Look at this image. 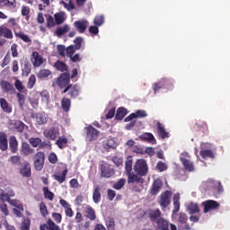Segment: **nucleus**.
<instances>
[{
	"label": "nucleus",
	"mask_w": 230,
	"mask_h": 230,
	"mask_svg": "<svg viewBox=\"0 0 230 230\" xmlns=\"http://www.w3.org/2000/svg\"><path fill=\"white\" fill-rule=\"evenodd\" d=\"M35 152V150H33V148H31V146H30V144H28V142H22V146H21V153L22 155H31V154H33Z\"/></svg>",
	"instance_id": "25"
},
{
	"label": "nucleus",
	"mask_w": 230,
	"mask_h": 230,
	"mask_svg": "<svg viewBox=\"0 0 230 230\" xmlns=\"http://www.w3.org/2000/svg\"><path fill=\"white\" fill-rule=\"evenodd\" d=\"M199 155L202 159H215V153L211 149H203L199 152Z\"/></svg>",
	"instance_id": "33"
},
{
	"label": "nucleus",
	"mask_w": 230,
	"mask_h": 230,
	"mask_svg": "<svg viewBox=\"0 0 230 230\" xmlns=\"http://www.w3.org/2000/svg\"><path fill=\"white\" fill-rule=\"evenodd\" d=\"M0 87L4 91V93H12V91H15L13 85L6 80H2L0 82Z\"/></svg>",
	"instance_id": "28"
},
{
	"label": "nucleus",
	"mask_w": 230,
	"mask_h": 230,
	"mask_svg": "<svg viewBox=\"0 0 230 230\" xmlns=\"http://www.w3.org/2000/svg\"><path fill=\"white\" fill-rule=\"evenodd\" d=\"M84 42V38L82 37H77L74 40V48L78 49H82V43Z\"/></svg>",
	"instance_id": "62"
},
{
	"label": "nucleus",
	"mask_w": 230,
	"mask_h": 230,
	"mask_svg": "<svg viewBox=\"0 0 230 230\" xmlns=\"http://www.w3.org/2000/svg\"><path fill=\"white\" fill-rule=\"evenodd\" d=\"M105 226L108 230H116V221L114 217H108L105 221Z\"/></svg>",
	"instance_id": "43"
},
{
	"label": "nucleus",
	"mask_w": 230,
	"mask_h": 230,
	"mask_svg": "<svg viewBox=\"0 0 230 230\" xmlns=\"http://www.w3.org/2000/svg\"><path fill=\"white\" fill-rule=\"evenodd\" d=\"M0 150L2 152L8 150V135L4 132H0Z\"/></svg>",
	"instance_id": "21"
},
{
	"label": "nucleus",
	"mask_w": 230,
	"mask_h": 230,
	"mask_svg": "<svg viewBox=\"0 0 230 230\" xmlns=\"http://www.w3.org/2000/svg\"><path fill=\"white\" fill-rule=\"evenodd\" d=\"M194 130L204 133L208 130V124L206 122H202L201 124L196 123L194 126Z\"/></svg>",
	"instance_id": "47"
},
{
	"label": "nucleus",
	"mask_w": 230,
	"mask_h": 230,
	"mask_svg": "<svg viewBox=\"0 0 230 230\" xmlns=\"http://www.w3.org/2000/svg\"><path fill=\"white\" fill-rule=\"evenodd\" d=\"M156 130L159 137L161 139H166V137H170V133L166 131V128H164V125H163L161 122H157L156 124Z\"/></svg>",
	"instance_id": "18"
},
{
	"label": "nucleus",
	"mask_w": 230,
	"mask_h": 230,
	"mask_svg": "<svg viewBox=\"0 0 230 230\" xmlns=\"http://www.w3.org/2000/svg\"><path fill=\"white\" fill-rule=\"evenodd\" d=\"M180 161L186 172H195V165H193V162L190 161V154L188 152L181 154Z\"/></svg>",
	"instance_id": "3"
},
{
	"label": "nucleus",
	"mask_w": 230,
	"mask_h": 230,
	"mask_svg": "<svg viewBox=\"0 0 230 230\" xmlns=\"http://www.w3.org/2000/svg\"><path fill=\"white\" fill-rule=\"evenodd\" d=\"M181 195L180 194H174L173 196V209H172V215H177L181 209Z\"/></svg>",
	"instance_id": "26"
},
{
	"label": "nucleus",
	"mask_w": 230,
	"mask_h": 230,
	"mask_svg": "<svg viewBox=\"0 0 230 230\" xmlns=\"http://www.w3.org/2000/svg\"><path fill=\"white\" fill-rule=\"evenodd\" d=\"M20 173L23 177H31V166L30 165V163L26 161L22 163V167L20 168Z\"/></svg>",
	"instance_id": "16"
},
{
	"label": "nucleus",
	"mask_w": 230,
	"mask_h": 230,
	"mask_svg": "<svg viewBox=\"0 0 230 230\" xmlns=\"http://www.w3.org/2000/svg\"><path fill=\"white\" fill-rule=\"evenodd\" d=\"M146 215L150 218L151 222H157L159 218H162L163 213L159 208L156 209H148Z\"/></svg>",
	"instance_id": "15"
},
{
	"label": "nucleus",
	"mask_w": 230,
	"mask_h": 230,
	"mask_svg": "<svg viewBox=\"0 0 230 230\" xmlns=\"http://www.w3.org/2000/svg\"><path fill=\"white\" fill-rule=\"evenodd\" d=\"M14 87L18 91L16 93V98L18 100L19 107L20 109H23L24 103L26 102V93H28V90L24 88V84H22V82L19 79H16L14 82ZM22 93H24L25 94H22Z\"/></svg>",
	"instance_id": "1"
},
{
	"label": "nucleus",
	"mask_w": 230,
	"mask_h": 230,
	"mask_svg": "<svg viewBox=\"0 0 230 230\" xmlns=\"http://www.w3.org/2000/svg\"><path fill=\"white\" fill-rule=\"evenodd\" d=\"M30 226H31V221L30 219H26L22 222L21 230H30Z\"/></svg>",
	"instance_id": "64"
},
{
	"label": "nucleus",
	"mask_w": 230,
	"mask_h": 230,
	"mask_svg": "<svg viewBox=\"0 0 230 230\" xmlns=\"http://www.w3.org/2000/svg\"><path fill=\"white\" fill-rule=\"evenodd\" d=\"M10 161L13 166H21V155H13Z\"/></svg>",
	"instance_id": "61"
},
{
	"label": "nucleus",
	"mask_w": 230,
	"mask_h": 230,
	"mask_svg": "<svg viewBox=\"0 0 230 230\" xmlns=\"http://www.w3.org/2000/svg\"><path fill=\"white\" fill-rule=\"evenodd\" d=\"M0 37H4V39H13V32L6 25L0 26Z\"/></svg>",
	"instance_id": "24"
},
{
	"label": "nucleus",
	"mask_w": 230,
	"mask_h": 230,
	"mask_svg": "<svg viewBox=\"0 0 230 230\" xmlns=\"http://www.w3.org/2000/svg\"><path fill=\"white\" fill-rule=\"evenodd\" d=\"M128 113V111H127L126 108L119 107L117 110L115 119H117L118 121H121V119H123V118H125V116H127Z\"/></svg>",
	"instance_id": "32"
},
{
	"label": "nucleus",
	"mask_w": 230,
	"mask_h": 230,
	"mask_svg": "<svg viewBox=\"0 0 230 230\" xmlns=\"http://www.w3.org/2000/svg\"><path fill=\"white\" fill-rule=\"evenodd\" d=\"M61 109L64 111V112H69L71 110V99L63 97L61 100Z\"/></svg>",
	"instance_id": "31"
},
{
	"label": "nucleus",
	"mask_w": 230,
	"mask_h": 230,
	"mask_svg": "<svg viewBox=\"0 0 230 230\" xmlns=\"http://www.w3.org/2000/svg\"><path fill=\"white\" fill-rule=\"evenodd\" d=\"M15 37L18 39H21V40L24 41L26 44H31V39H30V36L28 34H25L22 31H14Z\"/></svg>",
	"instance_id": "35"
},
{
	"label": "nucleus",
	"mask_w": 230,
	"mask_h": 230,
	"mask_svg": "<svg viewBox=\"0 0 230 230\" xmlns=\"http://www.w3.org/2000/svg\"><path fill=\"white\" fill-rule=\"evenodd\" d=\"M54 19L58 26H59V24H63V22L66 21V18H64V13H56L54 14Z\"/></svg>",
	"instance_id": "46"
},
{
	"label": "nucleus",
	"mask_w": 230,
	"mask_h": 230,
	"mask_svg": "<svg viewBox=\"0 0 230 230\" xmlns=\"http://www.w3.org/2000/svg\"><path fill=\"white\" fill-rule=\"evenodd\" d=\"M102 188L97 185L94 187L93 193V200L94 204H98L100 200H102Z\"/></svg>",
	"instance_id": "29"
},
{
	"label": "nucleus",
	"mask_w": 230,
	"mask_h": 230,
	"mask_svg": "<svg viewBox=\"0 0 230 230\" xmlns=\"http://www.w3.org/2000/svg\"><path fill=\"white\" fill-rule=\"evenodd\" d=\"M133 170L139 177H145L148 173V164L146 160L141 158L137 159L134 164Z\"/></svg>",
	"instance_id": "2"
},
{
	"label": "nucleus",
	"mask_w": 230,
	"mask_h": 230,
	"mask_svg": "<svg viewBox=\"0 0 230 230\" xmlns=\"http://www.w3.org/2000/svg\"><path fill=\"white\" fill-rule=\"evenodd\" d=\"M134 163V160L132 159V155H128L125 162V172L127 173L132 172V164Z\"/></svg>",
	"instance_id": "40"
},
{
	"label": "nucleus",
	"mask_w": 230,
	"mask_h": 230,
	"mask_svg": "<svg viewBox=\"0 0 230 230\" xmlns=\"http://www.w3.org/2000/svg\"><path fill=\"white\" fill-rule=\"evenodd\" d=\"M0 107L2 111H4V112H6L7 114H11L12 111H13L12 105H10V103H8V101H6V99L4 98L0 99Z\"/></svg>",
	"instance_id": "27"
},
{
	"label": "nucleus",
	"mask_w": 230,
	"mask_h": 230,
	"mask_svg": "<svg viewBox=\"0 0 230 230\" xmlns=\"http://www.w3.org/2000/svg\"><path fill=\"white\" fill-rule=\"evenodd\" d=\"M103 148L105 150H111L116 148V142L112 138L108 139L107 142H103Z\"/></svg>",
	"instance_id": "48"
},
{
	"label": "nucleus",
	"mask_w": 230,
	"mask_h": 230,
	"mask_svg": "<svg viewBox=\"0 0 230 230\" xmlns=\"http://www.w3.org/2000/svg\"><path fill=\"white\" fill-rule=\"evenodd\" d=\"M35 84H37V77H35V75H31L27 83V88L31 89L35 86Z\"/></svg>",
	"instance_id": "56"
},
{
	"label": "nucleus",
	"mask_w": 230,
	"mask_h": 230,
	"mask_svg": "<svg viewBox=\"0 0 230 230\" xmlns=\"http://www.w3.org/2000/svg\"><path fill=\"white\" fill-rule=\"evenodd\" d=\"M31 60L34 67H40V65L44 64V58L37 51L32 52Z\"/></svg>",
	"instance_id": "14"
},
{
	"label": "nucleus",
	"mask_w": 230,
	"mask_h": 230,
	"mask_svg": "<svg viewBox=\"0 0 230 230\" xmlns=\"http://www.w3.org/2000/svg\"><path fill=\"white\" fill-rule=\"evenodd\" d=\"M104 22H105V17L103 16V14L95 16L93 20V23L95 24V26H102Z\"/></svg>",
	"instance_id": "55"
},
{
	"label": "nucleus",
	"mask_w": 230,
	"mask_h": 230,
	"mask_svg": "<svg viewBox=\"0 0 230 230\" xmlns=\"http://www.w3.org/2000/svg\"><path fill=\"white\" fill-rule=\"evenodd\" d=\"M99 170L101 172V177L104 179H111V177H114V174L116 173L114 168H111V165H106L103 164L99 165Z\"/></svg>",
	"instance_id": "7"
},
{
	"label": "nucleus",
	"mask_w": 230,
	"mask_h": 230,
	"mask_svg": "<svg viewBox=\"0 0 230 230\" xmlns=\"http://www.w3.org/2000/svg\"><path fill=\"white\" fill-rule=\"evenodd\" d=\"M15 0H0V8H15Z\"/></svg>",
	"instance_id": "37"
},
{
	"label": "nucleus",
	"mask_w": 230,
	"mask_h": 230,
	"mask_svg": "<svg viewBox=\"0 0 230 230\" xmlns=\"http://www.w3.org/2000/svg\"><path fill=\"white\" fill-rule=\"evenodd\" d=\"M67 143H69V140H67L66 137H59L56 141V145L60 148V150L66 148V146H67Z\"/></svg>",
	"instance_id": "39"
},
{
	"label": "nucleus",
	"mask_w": 230,
	"mask_h": 230,
	"mask_svg": "<svg viewBox=\"0 0 230 230\" xmlns=\"http://www.w3.org/2000/svg\"><path fill=\"white\" fill-rule=\"evenodd\" d=\"M66 93H68L70 98H78L80 96V88H78V84H69L62 92L63 94H66Z\"/></svg>",
	"instance_id": "10"
},
{
	"label": "nucleus",
	"mask_w": 230,
	"mask_h": 230,
	"mask_svg": "<svg viewBox=\"0 0 230 230\" xmlns=\"http://www.w3.org/2000/svg\"><path fill=\"white\" fill-rule=\"evenodd\" d=\"M31 73V64L30 62H25L23 64V66L22 67V76L28 77L30 76V74Z\"/></svg>",
	"instance_id": "36"
},
{
	"label": "nucleus",
	"mask_w": 230,
	"mask_h": 230,
	"mask_svg": "<svg viewBox=\"0 0 230 230\" xmlns=\"http://www.w3.org/2000/svg\"><path fill=\"white\" fill-rule=\"evenodd\" d=\"M0 210L4 215V217H8L10 215V210H8V205L4 203V201L0 202Z\"/></svg>",
	"instance_id": "59"
},
{
	"label": "nucleus",
	"mask_w": 230,
	"mask_h": 230,
	"mask_svg": "<svg viewBox=\"0 0 230 230\" xmlns=\"http://www.w3.org/2000/svg\"><path fill=\"white\" fill-rule=\"evenodd\" d=\"M187 208L190 215H195V213H200V208H199V204H197L195 202H190L188 205Z\"/></svg>",
	"instance_id": "41"
},
{
	"label": "nucleus",
	"mask_w": 230,
	"mask_h": 230,
	"mask_svg": "<svg viewBox=\"0 0 230 230\" xmlns=\"http://www.w3.org/2000/svg\"><path fill=\"white\" fill-rule=\"evenodd\" d=\"M26 127V124H24L22 121L21 120H16L14 122V128L15 130H17L20 133H22L24 130V128Z\"/></svg>",
	"instance_id": "54"
},
{
	"label": "nucleus",
	"mask_w": 230,
	"mask_h": 230,
	"mask_svg": "<svg viewBox=\"0 0 230 230\" xmlns=\"http://www.w3.org/2000/svg\"><path fill=\"white\" fill-rule=\"evenodd\" d=\"M86 132V139L88 141H96L100 136V131L98 129L94 128L93 126H88L84 128Z\"/></svg>",
	"instance_id": "11"
},
{
	"label": "nucleus",
	"mask_w": 230,
	"mask_h": 230,
	"mask_svg": "<svg viewBox=\"0 0 230 230\" xmlns=\"http://www.w3.org/2000/svg\"><path fill=\"white\" fill-rule=\"evenodd\" d=\"M49 76H51V70L49 69H41L37 74L39 80H48Z\"/></svg>",
	"instance_id": "34"
},
{
	"label": "nucleus",
	"mask_w": 230,
	"mask_h": 230,
	"mask_svg": "<svg viewBox=\"0 0 230 230\" xmlns=\"http://www.w3.org/2000/svg\"><path fill=\"white\" fill-rule=\"evenodd\" d=\"M32 118L36 119V123L39 125L48 123V115H46V112L44 111L32 114Z\"/></svg>",
	"instance_id": "17"
},
{
	"label": "nucleus",
	"mask_w": 230,
	"mask_h": 230,
	"mask_svg": "<svg viewBox=\"0 0 230 230\" xmlns=\"http://www.w3.org/2000/svg\"><path fill=\"white\" fill-rule=\"evenodd\" d=\"M43 195L45 199H48L49 200H53L55 199V194L49 190V188L43 187Z\"/></svg>",
	"instance_id": "49"
},
{
	"label": "nucleus",
	"mask_w": 230,
	"mask_h": 230,
	"mask_svg": "<svg viewBox=\"0 0 230 230\" xmlns=\"http://www.w3.org/2000/svg\"><path fill=\"white\" fill-rule=\"evenodd\" d=\"M148 114L145 110H138L136 112H133L129 114L125 119V123H128V121H132V119H136L137 118L142 119V118H146Z\"/></svg>",
	"instance_id": "12"
},
{
	"label": "nucleus",
	"mask_w": 230,
	"mask_h": 230,
	"mask_svg": "<svg viewBox=\"0 0 230 230\" xmlns=\"http://www.w3.org/2000/svg\"><path fill=\"white\" fill-rule=\"evenodd\" d=\"M139 137L143 141H149V143H152V141H154L155 143V137L152 133H143Z\"/></svg>",
	"instance_id": "45"
},
{
	"label": "nucleus",
	"mask_w": 230,
	"mask_h": 230,
	"mask_svg": "<svg viewBox=\"0 0 230 230\" xmlns=\"http://www.w3.org/2000/svg\"><path fill=\"white\" fill-rule=\"evenodd\" d=\"M40 213L41 217H43L44 218H46V217H48V215H49V212L48 211V207L46 206V203H44V202L40 203Z\"/></svg>",
	"instance_id": "50"
},
{
	"label": "nucleus",
	"mask_w": 230,
	"mask_h": 230,
	"mask_svg": "<svg viewBox=\"0 0 230 230\" xmlns=\"http://www.w3.org/2000/svg\"><path fill=\"white\" fill-rule=\"evenodd\" d=\"M67 176V169H65L61 174L55 173L52 175L54 181H58L59 184L66 181V177Z\"/></svg>",
	"instance_id": "30"
},
{
	"label": "nucleus",
	"mask_w": 230,
	"mask_h": 230,
	"mask_svg": "<svg viewBox=\"0 0 230 230\" xmlns=\"http://www.w3.org/2000/svg\"><path fill=\"white\" fill-rule=\"evenodd\" d=\"M156 230H170V223L164 217H161L156 221Z\"/></svg>",
	"instance_id": "23"
},
{
	"label": "nucleus",
	"mask_w": 230,
	"mask_h": 230,
	"mask_svg": "<svg viewBox=\"0 0 230 230\" xmlns=\"http://www.w3.org/2000/svg\"><path fill=\"white\" fill-rule=\"evenodd\" d=\"M61 4H63L64 8H66V10H67L68 12H71L75 8V4H73V0H69L68 4L65 1H61Z\"/></svg>",
	"instance_id": "57"
},
{
	"label": "nucleus",
	"mask_w": 230,
	"mask_h": 230,
	"mask_svg": "<svg viewBox=\"0 0 230 230\" xmlns=\"http://www.w3.org/2000/svg\"><path fill=\"white\" fill-rule=\"evenodd\" d=\"M69 31V25H64L63 27H58L56 30L57 37H62V35H66Z\"/></svg>",
	"instance_id": "44"
},
{
	"label": "nucleus",
	"mask_w": 230,
	"mask_h": 230,
	"mask_svg": "<svg viewBox=\"0 0 230 230\" xmlns=\"http://www.w3.org/2000/svg\"><path fill=\"white\" fill-rule=\"evenodd\" d=\"M29 143L33 146V148H37V146H40L41 139L40 137H31L29 139Z\"/></svg>",
	"instance_id": "58"
},
{
	"label": "nucleus",
	"mask_w": 230,
	"mask_h": 230,
	"mask_svg": "<svg viewBox=\"0 0 230 230\" xmlns=\"http://www.w3.org/2000/svg\"><path fill=\"white\" fill-rule=\"evenodd\" d=\"M127 180H125V178H121L116 183L113 184L112 188L113 190H119L123 188V186H125Z\"/></svg>",
	"instance_id": "52"
},
{
	"label": "nucleus",
	"mask_w": 230,
	"mask_h": 230,
	"mask_svg": "<svg viewBox=\"0 0 230 230\" xmlns=\"http://www.w3.org/2000/svg\"><path fill=\"white\" fill-rule=\"evenodd\" d=\"M54 67H56V69L58 71H60L61 73H64L65 71H67L68 66L66 63H64L63 61L58 60L55 65Z\"/></svg>",
	"instance_id": "42"
},
{
	"label": "nucleus",
	"mask_w": 230,
	"mask_h": 230,
	"mask_svg": "<svg viewBox=\"0 0 230 230\" xmlns=\"http://www.w3.org/2000/svg\"><path fill=\"white\" fill-rule=\"evenodd\" d=\"M126 175L128 176V183L137 182L139 181V176H137V174H136L132 172L126 173Z\"/></svg>",
	"instance_id": "53"
},
{
	"label": "nucleus",
	"mask_w": 230,
	"mask_h": 230,
	"mask_svg": "<svg viewBox=\"0 0 230 230\" xmlns=\"http://www.w3.org/2000/svg\"><path fill=\"white\" fill-rule=\"evenodd\" d=\"M9 146L12 154H17V152H19V141H17L15 136L10 137Z\"/></svg>",
	"instance_id": "22"
},
{
	"label": "nucleus",
	"mask_w": 230,
	"mask_h": 230,
	"mask_svg": "<svg viewBox=\"0 0 230 230\" xmlns=\"http://www.w3.org/2000/svg\"><path fill=\"white\" fill-rule=\"evenodd\" d=\"M45 17L47 19V28H55V26H57L55 18H53L50 14H46Z\"/></svg>",
	"instance_id": "51"
},
{
	"label": "nucleus",
	"mask_w": 230,
	"mask_h": 230,
	"mask_svg": "<svg viewBox=\"0 0 230 230\" xmlns=\"http://www.w3.org/2000/svg\"><path fill=\"white\" fill-rule=\"evenodd\" d=\"M85 217L89 220H96V212L94 211V208H93V207L89 206L86 208Z\"/></svg>",
	"instance_id": "38"
},
{
	"label": "nucleus",
	"mask_w": 230,
	"mask_h": 230,
	"mask_svg": "<svg viewBox=\"0 0 230 230\" xmlns=\"http://www.w3.org/2000/svg\"><path fill=\"white\" fill-rule=\"evenodd\" d=\"M46 155L43 152H38L33 156V165L37 172H40L44 168V161Z\"/></svg>",
	"instance_id": "5"
},
{
	"label": "nucleus",
	"mask_w": 230,
	"mask_h": 230,
	"mask_svg": "<svg viewBox=\"0 0 230 230\" xmlns=\"http://www.w3.org/2000/svg\"><path fill=\"white\" fill-rule=\"evenodd\" d=\"M163 189V181L156 179L153 181L152 187L150 188V195H159V191Z\"/></svg>",
	"instance_id": "13"
},
{
	"label": "nucleus",
	"mask_w": 230,
	"mask_h": 230,
	"mask_svg": "<svg viewBox=\"0 0 230 230\" xmlns=\"http://www.w3.org/2000/svg\"><path fill=\"white\" fill-rule=\"evenodd\" d=\"M172 82L167 78H162L158 83H155L153 87V91L155 94H157V91L159 89H163V87H166V85H170Z\"/></svg>",
	"instance_id": "19"
},
{
	"label": "nucleus",
	"mask_w": 230,
	"mask_h": 230,
	"mask_svg": "<svg viewBox=\"0 0 230 230\" xmlns=\"http://www.w3.org/2000/svg\"><path fill=\"white\" fill-rule=\"evenodd\" d=\"M47 229L48 230H60V226H57L53 220L49 219L47 222Z\"/></svg>",
	"instance_id": "60"
},
{
	"label": "nucleus",
	"mask_w": 230,
	"mask_h": 230,
	"mask_svg": "<svg viewBox=\"0 0 230 230\" xmlns=\"http://www.w3.org/2000/svg\"><path fill=\"white\" fill-rule=\"evenodd\" d=\"M76 51L78 50L75 48V45L68 46L66 48V57L70 58L73 55H75V53H76Z\"/></svg>",
	"instance_id": "63"
},
{
	"label": "nucleus",
	"mask_w": 230,
	"mask_h": 230,
	"mask_svg": "<svg viewBox=\"0 0 230 230\" xmlns=\"http://www.w3.org/2000/svg\"><path fill=\"white\" fill-rule=\"evenodd\" d=\"M71 82V75L69 72H65L57 78L56 84L60 89H66L69 87V83Z\"/></svg>",
	"instance_id": "6"
},
{
	"label": "nucleus",
	"mask_w": 230,
	"mask_h": 230,
	"mask_svg": "<svg viewBox=\"0 0 230 230\" xmlns=\"http://www.w3.org/2000/svg\"><path fill=\"white\" fill-rule=\"evenodd\" d=\"M43 136L46 137V139L55 141V139L60 136V130L57 127H52L50 128L45 129L43 131Z\"/></svg>",
	"instance_id": "8"
},
{
	"label": "nucleus",
	"mask_w": 230,
	"mask_h": 230,
	"mask_svg": "<svg viewBox=\"0 0 230 230\" xmlns=\"http://www.w3.org/2000/svg\"><path fill=\"white\" fill-rule=\"evenodd\" d=\"M74 26L79 33H85V30H87V26H89V22L85 20L75 21L74 22Z\"/></svg>",
	"instance_id": "20"
},
{
	"label": "nucleus",
	"mask_w": 230,
	"mask_h": 230,
	"mask_svg": "<svg viewBox=\"0 0 230 230\" xmlns=\"http://www.w3.org/2000/svg\"><path fill=\"white\" fill-rule=\"evenodd\" d=\"M201 206H203L204 208L203 209L204 213H209V211H215L218 209V208H220V203L213 199H208V200L203 201L201 203Z\"/></svg>",
	"instance_id": "9"
},
{
	"label": "nucleus",
	"mask_w": 230,
	"mask_h": 230,
	"mask_svg": "<svg viewBox=\"0 0 230 230\" xmlns=\"http://www.w3.org/2000/svg\"><path fill=\"white\" fill-rule=\"evenodd\" d=\"M158 204L162 208L163 211H164V209L168 208L170 204H172V191L165 190L164 192H163L160 195Z\"/></svg>",
	"instance_id": "4"
}]
</instances>
